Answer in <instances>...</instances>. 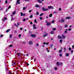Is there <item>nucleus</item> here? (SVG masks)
Returning a JSON list of instances; mask_svg holds the SVG:
<instances>
[{"mask_svg": "<svg viewBox=\"0 0 74 74\" xmlns=\"http://www.w3.org/2000/svg\"><path fill=\"white\" fill-rule=\"evenodd\" d=\"M11 74V72H10V71H9V74Z\"/></svg>", "mask_w": 74, "mask_h": 74, "instance_id": "obj_51", "label": "nucleus"}, {"mask_svg": "<svg viewBox=\"0 0 74 74\" xmlns=\"http://www.w3.org/2000/svg\"><path fill=\"white\" fill-rule=\"evenodd\" d=\"M71 17L70 16H68L66 17L65 18L66 19H70V18H71Z\"/></svg>", "mask_w": 74, "mask_h": 74, "instance_id": "obj_13", "label": "nucleus"}, {"mask_svg": "<svg viewBox=\"0 0 74 74\" xmlns=\"http://www.w3.org/2000/svg\"><path fill=\"white\" fill-rule=\"evenodd\" d=\"M40 20H42V17H40Z\"/></svg>", "mask_w": 74, "mask_h": 74, "instance_id": "obj_46", "label": "nucleus"}, {"mask_svg": "<svg viewBox=\"0 0 74 74\" xmlns=\"http://www.w3.org/2000/svg\"><path fill=\"white\" fill-rule=\"evenodd\" d=\"M48 36V34L47 33H45V34L43 36L44 37H45L46 36Z\"/></svg>", "mask_w": 74, "mask_h": 74, "instance_id": "obj_12", "label": "nucleus"}, {"mask_svg": "<svg viewBox=\"0 0 74 74\" xmlns=\"http://www.w3.org/2000/svg\"><path fill=\"white\" fill-rule=\"evenodd\" d=\"M54 22H55V21L53 20V21L51 22V23H54Z\"/></svg>", "mask_w": 74, "mask_h": 74, "instance_id": "obj_39", "label": "nucleus"}, {"mask_svg": "<svg viewBox=\"0 0 74 74\" xmlns=\"http://www.w3.org/2000/svg\"><path fill=\"white\" fill-rule=\"evenodd\" d=\"M24 1H29V0H24Z\"/></svg>", "mask_w": 74, "mask_h": 74, "instance_id": "obj_45", "label": "nucleus"}, {"mask_svg": "<svg viewBox=\"0 0 74 74\" xmlns=\"http://www.w3.org/2000/svg\"><path fill=\"white\" fill-rule=\"evenodd\" d=\"M62 40L61 39L60 40V43H62Z\"/></svg>", "mask_w": 74, "mask_h": 74, "instance_id": "obj_36", "label": "nucleus"}, {"mask_svg": "<svg viewBox=\"0 0 74 74\" xmlns=\"http://www.w3.org/2000/svg\"><path fill=\"white\" fill-rule=\"evenodd\" d=\"M20 29L21 30H23V29H22V28H20Z\"/></svg>", "mask_w": 74, "mask_h": 74, "instance_id": "obj_63", "label": "nucleus"}, {"mask_svg": "<svg viewBox=\"0 0 74 74\" xmlns=\"http://www.w3.org/2000/svg\"><path fill=\"white\" fill-rule=\"evenodd\" d=\"M35 7H36L38 8V7H40L41 6H40V5H38L37 4H36L35 5Z\"/></svg>", "mask_w": 74, "mask_h": 74, "instance_id": "obj_7", "label": "nucleus"}, {"mask_svg": "<svg viewBox=\"0 0 74 74\" xmlns=\"http://www.w3.org/2000/svg\"><path fill=\"white\" fill-rule=\"evenodd\" d=\"M58 66H59L60 64H59V62H57V64H56Z\"/></svg>", "mask_w": 74, "mask_h": 74, "instance_id": "obj_17", "label": "nucleus"}, {"mask_svg": "<svg viewBox=\"0 0 74 74\" xmlns=\"http://www.w3.org/2000/svg\"><path fill=\"white\" fill-rule=\"evenodd\" d=\"M62 49H60V50H59V53H61L62 52Z\"/></svg>", "mask_w": 74, "mask_h": 74, "instance_id": "obj_24", "label": "nucleus"}, {"mask_svg": "<svg viewBox=\"0 0 74 74\" xmlns=\"http://www.w3.org/2000/svg\"><path fill=\"white\" fill-rule=\"evenodd\" d=\"M8 1H7V0H6L5 1V4H7V3H8Z\"/></svg>", "mask_w": 74, "mask_h": 74, "instance_id": "obj_40", "label": "nucleus"}, {"mask_svg": "<svg viewBox=\"0 0 74 74\" xmlns=\"http://www.w3.org/2000/svg\"><path fill=\"white\" fill-rule=\"evenodd\" d=\"M14 25L16 26V27H18V25H16V24H15Z\"/></svg>", "mask_w": 74, "mask_h": 74, "instance_id": "obj_59", "label": "nucleus"}, {"mask_svg": "<svg viewBox=\"0 0 74 74\" xmlns=\"http://www.w3.org/2000/svg\"><path fill=\"white\" fill-rule=\"evenodd\" d=\"M26 20H27V21H28V20H29V18H26Z\"/></svg>", "mask_w": 74, "mask_h": 74, "instance_id": "obj_54", "label": "nucleus"}, {"mask_svg": "<svg viewBox=\"0 0 74 74\" xmlns=\"http://www.w3.org/2000/svg\"><path fill=\"white\" fill-rule=\"evenodd\" d=\"M66 56H69V53H66Z\"/></svg>", "mask_w": 74, "mask_h": 74, "instance_id": "obj_26", "label": "nucleus"}, {"mask_svg": "<svg viewBox=\"0 0 74 74\" xmlns=\"http://www.w3.org/2000/svg\"><path fill=\"white\" fill-rule=\"evenodd\" d=\"M30 36L31 37H34V38L36 37V34H31L30 35Z\"/></svg>", "mask_w": 74, "mask_h": 74, "instance_id": "obj_2", "label": "nucleus"}, {"mask_svg": "<svg viewBox=\"0 0 74 74\" xmlns=\"http://www.w3.org/2000/svg\"><path fill=\"white\" fill-rule=\"evenodd\" d=\"M10 8H11V6H9V7L8 8V9H10Z\"/></svg>", "mask_w": 74, "mask_h": 74, "instance_id": "obj_50", "label": "nucleus"}, {"mask_svg": "<svg viewBox=\"0 0 74 74\" xmlns=\"http://www.w3.org/2000/svg\"><path fill=\"white\" fill-rule=\"evenodd\" d=\"M9 36L10 37H12V35H11V34H10Z\"/></svg>", "mask_w": 74, "mask_h": 74, "instance_id": "obj_47", "label": "nucleus"}, {"mask_svg": "<svg viewBox=\"0 0 74 74\" xmlns=\"http://www.w3.org/2000/svg\"><path fill=\"white\" fill-rule=\"evenodd\" d=\"M53 45L52 44L51 46H50V48H52V47H53Z\"/></svg>", "mask_w": 74, "mask_h": 74, "instance_id": "obj_33", "label": "nucleus"}, {"mask_svg": "<svg viewBox=\"0 0 74 74\" xmlns=\"http://www.w3.org/2000/svg\"><path fill=\"white\" fill-rule=\"evenodd\" d=\"M45 23H48V21H47V20H46V21H45Z\"/></svg>", "mask_w": 74, "mask_h": 74, "instance_id": "obj_55", "label": "nucleus"}, {"mask_svg": "<svg viewBox=\"0 0 74 74\" xmlns=\"http://www.w3.org/2000/svg\"><path fill=\"white\" fill-rule=\"evenodd\" d=\"M10 29H8V30H7L6 31V33H8V32H10Z\"/></svg>", "mask_w": 74, "mask_h": 74, "instance_id": "obj_18", "label": "nucleus"}, {"mask_svg": "<svg viewBox=\"0 0 74 74\" xmlns=\"http://www.w3.org/2000/svg\"><path fill=\"white\" fill-rule=\"evenodd\" d=\"M29 18H33V15H31L29 16Z\"/></svg>", "mask_w": 74, "mask_h": 74, "instance_id": "obj_28", "label": "nucleus"}, {"mask_svg": "<svg viewBox=\"0 0 74 74\" xmlns=\"http://www.w3.org/2000/svg\"><path fill=\"white\" fill-rule=\"evenodd\" d=\"M48 8L49 9H53V8L52 7V6H49L48 7Z\"/></svg>", "mask_w": 74, "mask_h": 74, "instance_id": "obj_11", "label": "nucleus"}, {"mask_svg": "<svg viewBox=\"0 0 74 74\" xmlns=\"http://www.w3.org/2000/svg\"><path fill=\"white\" fill-rule=\"evenodd\" d=\"M61 22H64L65 21V20L64 18H62L61 19Z\"/></svg>", "mask_w": 74, "mask_h": 74, "instance_id": "obj_9", "label": "nucleus"}, {"mask_svg": "<svg viewBox=\"0 0 74 74\" xmlns=\"http://www.w3.org/2000/svg\"><path fill=\"white\" fill-rule=\"evenodd\" d=\"M34 62H36V58H35V59H34Z\"/></svg>", "mask_w": 74, "mask_h": 74, "instance_id": "obj_61", "label": "nucleus"}, {"mask_svg": "<svg viewBox=\"0 0 74 74\" xmlns=\"http://www.w3.org/2000/svg\"><path fill=\"white\" fill-rule=\"evenodd\" d=\"M71 30V29H68L69 31H70V30Z\"/></svg>", "mask_w": 74, "mask_h": 74, "instance_id": "obj_57", "label": "nucleus"}, {"mask_svg": "<svg viewBox=\"0 0 74 74\" xmlns=\"http://www.w3.org/2000/svg\"><path fill=\"white\" fill-rule=\"evenodd\" d=\"M12 47V45H10L9 46V47Z\"/></svg>", "mask_w": 74, "mask_h": 74, "instance_id": "obj_58", "label": "nucleus"}, {"mask_svg": "<svg viewBox=\"0 0 74 74\" xmlns=\"http://www.w3.org/2000/svg\"><path fill=\"white\" fill-rule=\"evenodd\" d=\"M16 54L17 55V56H21V54L19 53H16Z\"/></svg>", "mask_w": 74, "mask_h": 74, "instance_id": "obj_4", "label": "nucleus"}, {"mask_svg": "<svg viewBox=\"0 0 74 74\" xmlns=\"http://www.w3.org/2000/svg\"><path fill=\"white\" fill-rule=\"evenodd\" d=\"M50 33L51 34H54V31H52L50 32Z\"/></svg>", "mask_w": 74, "mask_h": 74, "instance_id": "obj_23", "label": "nucleus"}, {"mask_svg": "<svg viewBox=\"0 0 74 74\" xmlns=\"http://www.w3.org/2000/svg\"><path fill=\"white\" fill-rule=\"evenodd\" d=\"M36 15H39V13H38V12H36Z\"/></svg>", "mask_w": 74, "mask_h": 74, "instance_id": "obj_32", "label": "nucleus"}, {"mask_svg": "<svg viewBox=\"0 0 74 74\" xmlns=\"http://www.w3.org/2000/svg\"><path fill=\"white\" fill-rule=\"evenodd\" d=\"M1 37H3V35H1Z\"/></svg>", "mask_w": 74, "mask_h": 74, "instance_id": "obj_56", "label": "nucleus"}, {"mask_svg": "<svg viewBox=\"0 0 74 74\" xmlns=\"http://www.w3.org/2000/svg\"><path fill=\"white\" fill-rule=\"evenodd\" d=\"M64 52H66V48H64Z\"/></svg>", "mask_w": 74, "mask_h": 74, "instance_id": "obj_31", "label": "nucleus"}, {"mask_svg": "<svg viewBox=\"0 0 74 74\" xmlns=\"http://www.w3.org/2000/svg\"><path fill=\"white\" fill-rule=\"evenodd\" d=\"M26 21L25 19L24 18V19H23V21Z\"/></svg>", "mask_w": 74, "mask_h": 74, "instance_id": "obj_52", "label": "nucleus"}, {"mask_svg": "<svg viewBox=\"0 0 74 74\" xmlns=\"http://www.w3.org/2000/svg\"><path fill=\"white\" fill-rule=\"evenodd\" d=\"M19 1H20V0H17V4H21V3L19 2Z\"/></svg>", "mask_w": 74, "mask_h": 74, "instance_id": "obj_10", "label": "nucleus"}, {"mask_svg": "<svg viewBox=\"0 0 74 74\" xmlns=\"http://www.w3.org/2000/svg\"><path fill=\"white\" fill-rule=\"evenodd\" d=\"M69 51H71V49L70 47H69Z\"/></svg>", "mask_w": 74, "mask_h": 74, "instance_id": "obj_43", "label": "nucleus"}, {"mask_svg": "<svg viewBox=\"0 0 74 74\" xmlns=\"http://www.w3.org/2000/svg\"><path fill=\"white\" fill-rule=\"evenodd\" d=\"M54 69H55V70H57L58 68L57 67H55L54 68Z\"/></svg>", "mask_w": 74, "mask_h": 74, "instance_id": "obj_27", "label": "nucleus"}, {"mask_svg": "<svg viewBox=\"0 0 74 74\" xmlns=\"http://www.w3.org/2000/svg\"><path fill=\"white\" fill-rule=\"evenodd\" d=\"M2 20L3 22H4V21H5V20H4V19Z\"/></svg>", "mask_w": 74, "mask_h": 74, "instance_id": "obj_64", "label": "nucleus"}, {"mask_svg": "<svg viewBox=\"0 0 74 74\" xmlns=\"http://www.w3.org/2000/svg\"><path fill=\"white\" fill-rule=\"evenodd\" d=\"M68 26V25H65L64 27H67Z\"/></svg>", "mask_w": 74, "mask_h": 74, "instance_id": "obj_41", "label": "nucleus"}, {"mask_svg": "<svg viewBox=\"0 0 74 74\" xmlns=\"http://www.w3.org/2000/svg\"><path fill=\"white\" fill-rule=\"evenodd\" d=\"M14 33H17V31H14Z\"/></svg>", "mask_w": 74, "mask_h": 74, "instance_id": "obj_53", "label": "nucleus"}, {"mask_svg": "<svg viewBox=\"0 0 74 74\" xmlns=\"http://www.w3.org/2000/svg\"><path fill=\"white\" fill-rule=\"evenodd\" d=\"M21 16H25V15H26V14L25 13H23H23H22V12H21Z\"/></svg>", "mask_w": 74, "mask_h": 74, "instance_id": "obj_5", "label": "nucleus"}, {"mask_svg": "<svg viewBox=\"0 0 74 74\" xmlns=\"http://www.w3.org/2000/svg\"><path fill=\"white\" fill-rule=\"evenodd\" d=\"M12 66H15L16 65V63L15 62H14L13 64H12Z\"/></svg>", "mask_w": 74, "mask_h": 74, "instance_id": "obj_22", "label": "nucleus"}, {"mask_svg": "<svg viewBox=\"0 0 74 74\" xmlns=\"http://www.w3.org/2000/svg\"><path fill=\"white\" fill-rule=\"evenodd\" d=\"M0 10H3V8H1L0 9Z\"/></svg>", "mask_w": 74, "mask_h": 74, "instance_id": "obj_60", "label": "nucleus"}, {"mask_svg": "<svg viewBox=\"0 0 74 74\" xmlns=\"http://www.w3.org/2000/svg\"><path fill=\"white\" fill-rule=\"evenodd\" d=\"M29 44L30 45H32V44H33V42L32 41H30L29 42Z\"/></svg>", "mask_w": 74, "mask_h": 74, "instance_id": "obj_14", "label": "nucleus"}, {"mask_svg": "<svg viewBox=\"0 0 74 74\" xmlns=\"http://www.w3.org/2000/svg\"><path fill=\"white\" fill-rule=\"evenodd\" d=\"M18 37H21V34H19L18 35Z\"/></svg>", "mask_w": 74, "mask_h": 74, "instance_id": "obj_48", "label": "nucleus"}, {"mask_svg": "<svg viewBox=\"0 0 74 74\" xmlns=\"http://www.w3.org/2000/svg\"><path fill=\"white\" fill-rule=\"evenodd\" d=\"M51 24V23L50 22H49V23H47V26H50Z\"/></svg>", "mask_w": 74, "mask_h": 74, "instance_id": "obj_8", "label": "nucleus"}, {"mask_svg": "<svg viewBox=\"0 0 74 74\" xmlns=\"http://www.w3.org/2000/svg\"><path fill=\"white\" fill-rule=\"evenodd\" d=\"M16 14V11H14L13 12V15H15Z\"/></svg>", "mask_w": 74, "mask_h": 74, "instance_id": "obj_20", "label": "nucleus"}, {"mask_svg": "<svg viewBox=\"0 0 74 74\" xmlns=\"http://www.w3.org/2000/svg\"><path fill=\"white\" fill-rule=\"evenodd\" d=\"M14 19L13 18V17H12L11 18V21H14Z\"/></svg>", "mask_w": 74, "mask_h": 74, "instance_id": "obj_25", "label": "nucleus"}, {"mask_svg": "<svg viewBox=\"0 0 74 74\" xmlns=\"http://www.w3.org/2000/svg\"><path fill=\"white\" fill-rule=\"evenodd\" d=\"M33 27L34 29H37V28L36 27V25L34 24L33 25Z\"/></svg>", "mask_w": 74, "mask_h": 74, "instance_id": "obj_6", "label": "nucleus"}, {"mask_svg": "<svg viewBox=\"0 0 74 74\" xmlns=\"http://www.w3.org/2000/svg\"><path fill=\"white\" fill-rule=\"evenodd\" d=\"M43 15H44V13H41L40 15V16H42Z\"/></svg>", "mask_w": 74, "mask_h": 74, "instance_id": "obj_30", "label": "nucleus"}, {"mask_svg": "<svg viewBox=\"0 0 74 74\" xmlns=\"http://www.w3.org/2000/svg\"><path fill=\"white\" fill-rule=\"evenodd\" d=\"M4 19L5 20H7V17H4Z\"/></svg>", "mask_w": 74, "mask_h": 74, "instance_id": "obj_42", "label": "nucleus"}, {"mask_svg": "<svg viewBox=\"0 0 74 74\" xmlns=\"http://www.w3.org/2000/svg\"><path fill=\"white\" fill-rule=\"evenodd\" d=\"M65 31L64 32V33H67V29H65Z\"/></svg>", "mask_w": 74, "mask_h": 74, "instance_id": "obj_15", "label": "nucleus"}, {"mask_svg": "<svg viewBox=\"0 0 74 74\" xmlns=\"http://www.w3.org/2000/svg\"><path fill=\"white\" fill-rule=\"evenodd\" d=\"M58 37L59 39H62V37L60 36H58Z\"/></svg>", "mask_w": 74, "mask_h": 74, "instance_id": "obj_16", "label": "nucleus"}, {"mask_svg": "<svg viewBox=\"0 0 74 74\" xmlns=\"http://www.w3.org/2000/svg\"><path fill=\"white\" fill-rule=\"evenodd\" d=\"M38 3H42V1L40 0H38Z\"/></svg>", "mask_w": 74, "mask_h": 74, "instance_id": "obj_19", "label": "nucleus"}, {"mask_svg": "<svg viewBox=\"0 0 74 74\" xmlns=\"http://www.w3.org/2000/svg\"><path fill=\"white\" fill-rule=\"evenodd\" d=\"M60 56V57H62V54H60L59 55Z\"/></svg>", "mask_w": 74, "mask_h": 74, "instance_id": "obj_35", "label": "nucleus"}, {"mask_svg": "<svg viewBox=\"0 0 74 74\" xmlns=\"http://www.w3.org/2000/svg\"><path fill=\"white\" fill-rule=\"evenodd\" d=\"M25 9H26V8H25V7H24L23 8V10H25Z\"/></svg>", "mask_w": 74, "mask_h": 74, "instance_id": "obj_49", "label": "nucleus"}, {"mask_svg": "<svg viewBox=\"0 0 74 74\" xmlns=\"http://www.w3.org/2000/svg\"><path fill=\"white\" fill-rule=\"evenodd\" d=\"M73 49H74V45H72V46Z\"/></svg>", "mask_w": 74, "mask_h": 74, "instance_id": "obj_44", "label": "nucleus"}, {"mask_svg": "<svg viewBox=\"0 0 74 74\" xmlns=\"http://www.w3.org/2000/svg\"><path fill=\"white\" fill-rule=\"evenodd\" d=\"M52 14H51L49 15V17H50V18L52 17Z\"/></svg>", "mask_w": 74, "mask_h": 74, "instance_id": "obj_21", "label": "nucleus"}, {"mask_svg": "<svg viewBox=\"0 0 74 74\" xmlns=\"http://www.w3.org/2000/svg\"><path fill=\"white\" fill-rule=\"evenodd\" d=\"M42 10L43 11H47L48 10V9H45L44 7H42Z\"/></svg>", "mask_w": 74, "mask_h": 74, "instance_id": "obj_1", "label": "nucleus"}, {"mask_svg": "<svg viewBox=\"0 0 74 74\" xmlns=\"http://www.w3.org/2000/svg\"><path fill=\"white\" fill-rule=\"evenodd\" d=\"M35 23H37V20L36 19H35L34 21Z\"/></svg>", "mask_w": 74, "mask_h": 74, "instance_id": "obj_34", "label": "nucleus"}, {"mask_svg": "<svg viewBox=\"0 0 74 74\" xmlns=\"http://www.w3.org/2000/svg\"><path fill=\"white\" fill-rule=\"evenodd\" d=\"M53 13V14H55V13H58V12H57V11H55V12H54Z\"/></svg>", "mask_w": 74, "mask_h": 74, "instance_id": "obj_38", "label": "nucleus"}, {"mask_svg": "<svg viewBox=\"0 0 74 74\" xmlns=\"http://www.w3.org/2000/svg\"><path fill=\"white\" fill-rule=\"evenodd\" d=\"M53 30H56V28H53Z\"/></svg>", "mask_w": 74, "mask_h": 74, "instance_id": "obj_37", "label": "nucleus"}, {"mask_svg": "<svg viewBox=\"0 0 74 74\" xmlns=\"http://www.w3.org/2000/svg\"><path fill=\"white\" fill-rule=\"evenodd\" d=\"M60 64L61 66H63V63L62 62H60Z\"/></svg>", "mask_w": 74, "mask_h": 74, "instance_id": "obj_29", "label": "nucleus"}, {"mask_svg": "<svg viewBox=\"0 0 74 74\" xmlns=\"http://www.w3.org/2000/svg\"><path fill=\"white\" fill-rule=\"evenodd\" d=\"M59 11H61V8H59Z\"/></svg>", "mask_w": 74, "mask_h": 74, "instance_id": "obj_62", "label": "nucleus"}, {"mask_svg": "<svg viewBox=\"0 0 74 74\" xmlns=\"http://www.w3.org/2000/svg\"><path fill=\"white\" fill-rule=\"evenodd\" d=\"M62 39H64L66 38V36H64V35H62Z\"/></svg>", "mask_w": 74, "mask_h": 74, "instance_id": "obj_3", "label": "nucleus"}]
</instances>
